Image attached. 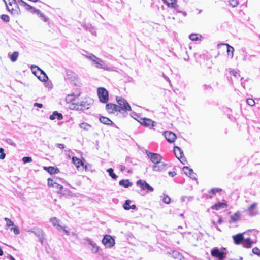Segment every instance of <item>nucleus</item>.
I'll return each instance as SVG.
<instances>
[{
  "mask_svg": "<svg viewBox=\"0 0 260 260\" xmlns=\"http://www.w3.org/2000/svg\"><path fill=\"white\" fill-rule=\"evenodd\" d=\"M172 255L174 258L178 259H180L181 257V254L177 251H173Z\"/></svg>",
  "mask_w": 260,
  "mask_h": 260,
  "instance_id": "obj_42",
  "label": "nucleus"
},
{
  "mask_svg": "<svg viewBox=\"0 0 260 260\" xmlns=\"http://www.w3.org/2000/svg\"><path fill=\"white\" fill-rule=\"evenodd\" d=\"M6 142L7 143H8V144H10L11 145H12L14 147H16V144L11 139H7L6 140Z\"/></svg>",
  "mask_w": 260,
  "mask_h": 260,
  "instance_id": "obj_55",
  "label": "nucleus"
},
{
  "mask_svg": "<svg viewBox=\"0 0 260 260\" xmlns=\"http://www.w3.org/2000/svg\"><path fill=\"white\" fill-rule=\"evenodd\" d=\"M119 184L120 186H123L124 188H128L132 186L133 183L129 181L128 179H122L119 182Z\"/></svg>",
  "mask_w": 260,
  "mask_h": 260,
  "instance_id": "obj_27",
  "label": "nucleus"
},
{
  "mask_svg": "<svg viewBox=\"0 0 260 260\" xmlns=\"http://www.w3.org/2000/svg\"><path fill=\"white\" fill-rule=\"evenodd\" d=\"M72 160L78 170H79L80 166H84V163L82 161L77 157H72Z\"/></svg>",
  "mask_w": 260,
  "mask_h": 260,
  "instance_id": "obj_22",
  "label": "nucleus"
},
{
  "mask_svg": "<svg viewBox=\"0 0 260 260\" xmlns=\"http://www.w3.org/2000/svg\"><path fill=\"white\" fill-rule=\"evenodd\" d=\"M28 232L34 233L39 239L40 241L42 244L43 242L44 233L43 231L39 228H34Z\"/></svg>",
  "mask_w": 260,
  "mask_h": 260,
  "instance_id": "obj_12",
  "label": "nucleus"
},
{
  "mask_svg": "<svg viewBox=\"0 0 260 260\" xmlns=\"http://www.w3.org/2000/svg\"><path fill=\"white\" fill-rule=\"evenodd\" d=\"M166 164L164 162L154 165L152 168L153 171L155 172H161L165 170Z\"/></svg>",
  "mask_w": 260,
  "mask_h": 260,
  "instance_id": "obj_20",
  "label": "nucleus"
},
{
  "mask_svg": "<svg viewBox=\"0 0 260 260\" xmlns=\"http://www.w3.org/2000/svg\"><path fill=\"white\" fill-rule=\"evenodd\" d=\"M50 222L52 223L53 226L55 227L57 230H62L67 235L70 234L69 231L66 229V226H62L60 224V221L57 219V218L53 217L50 219Z\"/></svg>",
  "mask_w": 260,
  "mask_h": 260,
  "instance_id": "obj_6",
  "label": "nucleus"
},
{
  "mask_svg": "<svg viewBox=\"0 0 260 260\" xmlns=\"http://www.w3.org/2000/svg\"><path fill=\"white\" fill-rule=\"evenodd\" d=\"M37 69L38 70H41L38 66L36 65H32L31 66V70L34 74H39V73L37 72L38 71L37 70Z\"/></svg>",
  "mask_w": 260,
  "mask_h": 260,
  "instance_id": "obj_46",
  "label": "nucleus"
},
{
  "mask_svg": "<svg viewBox=\"0 0 260 260\" xmlns=\"http://www.w3.org/2000/svg\"><path fill=\"white\" fill-rule=\"evenodd\" d=\"M233 238L234 241V243L239 245L241 243L242 241L244 240L243 235L242 233H239L236 235L233 236Z\"/></svg>",
  "mask_w": 260,
  "mask_h": 260,
  "instance_id": "obj_21",
  "label": "nucleus"
},
{
  "mask_svg": "<svg viewBox=\"0 0 260 260\" xmlns=\"http://www.w3.org/2000/svg\"><path fill=\"white\" fill-rule=\"evenodd\" d=\"M5 220L6 221V225L7 227H10L14 225V222L9 218L6 217L5 218Z\"/></svg>",
  "mask_w": 260,
  "mask_h": 260,
  "instance_id": "obj_45",
  "label": "nucleus"
},
{
  "mask_svg": "<svg viewBox=\"0 0 260 260\" xmlns=\"http://www.w3.org/2000/svg\"><path fill=\"white\" fill-rule=\"evenodd\" d=\"M103 244L107 248H111L115 244V240L109 235H106L102 240Z\"/></svg>",
  "mask_w": 260,
  "mask_h": 260,
  "instance_id": "obj_9",
  "label": "nucleus"
},
{
  "mask_svg": "<svg viewBox=\"0 0 260 260\" xmlns=\"http://www.w3.org/2000/svg\"><path fill=\"white\" fill-rule=\"evenodd\" d=\"M98 94L100 101L103 103H107L109 99L108 92L104 87H99L98 89Z\"/></svg>",
  "mask_w": 260,
  "mask_h": 260,
  "instance_id": "obj_4",
  "label": "nucleus"
},
{
  "mask_svg": "<svg viewBox=\"0 0 260 260\" xmlns=\"http://www.w3.org/2000/svg\"><path fill=\"white\" fill-rule=\"evenodd\" d=\"M35 107H38L39 108H42L43 107V105L41 103H35L34 104Z\"/></svg>",
  "mask_w": 260,
  "mask_h": 260,
  "instance_id": "obj_59",
  "label": "nucleus"
},
{
  "mask_svg": "<svg viewBox=\"0 0 260 260\" xmlns=\"http://www.w3.org/2000/svg\"><path fill=\"white\" fill-rule=\"evenodd\" d=\"M37 70H38L37 72L39 73V75H38V79L41 81L45 82L48 80V77L47 75L45 74V73L42 70H38L37 69Z\"/></svg>",
  "mask_w": 260,
  "mask_h": 260,
  "instance_id": "obj_24",
  "label": "nucleus"
},
{
  "mask_svg": "<svg viewBox=\"0 0 260 260\" xmlns=\"http://www.w3.org/2000/svg\"><path fill=\"white\" fill-rule=\"evenodd\" d=\"M228 206L227 204L225 203L219 202L217 204L213 205L211 208L213 209H215L216 210H218L220 209H223L226 208Z\"/></svg>",
  "mask_w": 260,
  "mask_h": 260,
  "instance_id": "obj_26",
  "label": "nucleus"
},
{
  "mask_svg": "<svg viewBox=\"0 0 260 260\" xmlns=\"http://www.w3.org/2000/svg\"><path fill=\"white\" fill-rule=\"evenodd\" d=\"M243 241H244L245 243L243 245V246L246 248H250L251 247L253 242H252L250 240V239L249 238H247L246 239H244Z\"/></svg>",
  "mask_w": 260,
  "mask_h": 260,
  "instance_id": "obj_36",
  "label": "nucleus"
},
{
  "mask_svg": "<svg viewBox=\"0 0 260 260\" xmlns=\"http://www.w3.org/2000/svg\"><path fill=\"white\" fill-rule=\"evenodd\" d=\"M100 122L104 124L112 125L113 124V122L108 118L104 116H101L99 118Z\"/></svg>",
  "mask_w": 260,
  "mask_h": 260,
  "instance_id": "obj_29",
  "label": "nucleus"
},
{
  "mask_svg": "<svg viewBox=\"0 0 260 260\" xmlns=\"http://www.w3.org/2000/svg\"><path fill=\"white\" fill-rule=\"evenodd\" d=\"M1 19L5 22H9L10 20L9 16L6 14H3L1 17Z\"/></svg>",
  "mask_w": 260,
  "mask_h": 260,
  "instance_id": "obj_47",
  "label": "nucleus"
},
{
  "mask_svg": "<svg viewBox=\"0 0 260 260\" xmlns=\"http://www.w3.org/2000/svg\"><path fill=\"white\" fill-rule=\"evenodd\" d=\"M257 204L256 203H254L248 208L247 211H248L250 216H253L258 213V210L255 209Z\"/></svg>",
  "mask_w": 260,
  "mask_h": 260,
  "instance_id": "obj_19",
  "label": "nucleus"
},
{
  "mask_svg": "<svg viewBox=\"0 0 260 260\" xmlns=\"http://www.w3.org/2000/svg\"><path fill=\"white\" fill-rule=\"evenodd\" d=\"M230 74L234 76L235 78H238L240 76L239 72L235 70H232L230 71Z\"/></svg>",
  "mask_w": 260,
  "mask_h": 260,
  "instance_id": "obj_41",
  "label": "nucleus"
},
{
  "mask_svg": "<svg viewBox=\"0 0 260 260\" xmlns=\"http://www.w3.org/2000/svg\"><path fill=\"white\" fill-rule=\"evenodd\" d=\"M212 256L218 258L219 260H224L226 253L223 250H220L217 248H213L211 251Z\"/></svg>",
  "mask_w": 260,
  "mask_h": 260,
  "instance_id": "obj_8",
  "label": "nucleus"
},
{
  "mask_svg": "<svg viewBox=\"0 0 260 260\" xmlns=\"http://www.w3.org/2000/svg\"><path fill=\"white\" fill-rule=\"evenodd\" d=\"M118 167L121 172L123 171L125 169V167L124 165H119Z\"/></svg>",
  "mask_w": 260,
  "mask_h": 260,
  "instance_id": "obj_56",
  "label": "nucleus"
},
{
  "mask_svg": "<svg viewBox=\"0 0 260 260\" xmlns=\"http://www.w3.org/2000/svg\"><path fill=\"white\" fill-rule=\"evenodd\" d=\"M85 240L89 243V245H93V243L94 242H93L90 239H89V238H86L85 239Z\"/></svg>",
  "mask_w": 260,
  "mask_h": 260,
  "instance_id": "obj_61",
  "label": "nucleus"
},
{
  "mask_svg": "<svg viewBox=\"0 0 260 260\" xmlns=\"http://www.w3.org/2000/svg\"><path fill=\"white\" fill-rule=\"evenodd\" d=\"M90 166V164H86L85 166H84L83 167H84L85 170H87L88 167Z\"/></svg>",
  "mask_w": 260,
  "mask_h": 260,
  "instance_id": "obj_64",
  "label": "nucleus"
},
{
  "mask_svg": "<svg viewBox=\"0 0 260 260\" xmlns=\"http://www.w3.org/2000/svg\"><path fill=\"white\" fill-rule=\"evenodd\" d=\"M138 121L142 125L150 129H152L156 125L155 121H152L151 119L147 118H141Z\"/></svg>",
  "mask_w": 260,
  "mask_h": 260,
  "instance_id": "obj_7",
  "label": "nucleus"
},
{
  "mask_svg": "<svg viewBox=\"0 0 260 260\" xmlns=\"http://www.w3.org/2000/svg\"><path fill=\"white\" fill-rule=\"evenodd\" d=\"M32 160L31 157L26 156L22 158V161L24 164L31 162Z\"/></svg>",
  "mask_w": 260,
  "mask_h": 260,
  "instance_id": "obj_48",
  "label": "nucleus"
},
{
  "mask_svg": "<svg viewBox=\"0 0 260 260\" xmlns=\"http://www.w3.org/2000/svg\"><path fill=\"white\" fill-rule=\"evenodd\" d=\"M163 135L166 139L167 141L169 143L174 142L176 139V136L175 134L172 132L171 131H165Z\"/></svg>",
  "mask_w": 260,
  "mask_h": 260,
  "instance_id": "obj_15",
  "label": "nucleus"
},
{
  "mask_svg": "<svg viewBox=\"0 0 260 260\" xmlns=\"http://www.w3.org/2000/svg\"><path fill=\"white\" fill-rule=\"evenodd\" d=\"M177 10V12L178 13H181V14H182L184 16H186V15H187L186 12H185V11H181V10H178V9H177V10Z\"/></svg>",
  "mask_w": 260,
  "mask_h": 260,
  "instance_id": "obj_57",
  "label": "nucleus"
},
{
  "mask_svg": "<svg viewBox=\"0 0 260 260\" xmlns=\"http://www.w3.org/2000/svg\"><path fill=\"white\" fill-rule=\"evenodd\" d=\"M35 14H37V15L44 22H46L48 18L47 17L45 14L41 12L39 9H37Z\"/></svg>",
  "mask_w": 260,
  "mask_h": 260,
  "instance_id": "obj_33",
  "label": "nucleus"
},
{
  "mask_svg": "<svg viewBox=\"0 0 260 260\" xmlns=\"http://www.w3.org/2000/svg\"><path fill=\"white\" fill-rule=\"evenodd\" d=\"M5 157H6V154L5 153H1V154H0V159H5Z\"/></svg>",
  "mask_w": 260,
  "mask_h": 260,
  "instance_id": "obj_63",
  "label": "nucleus"
},
{
  "mask_svg": "<svg viewBox=\"0 0 260 260\" xmlns=\"http://www.w3.org/2000/svg\"><path fill=\"white\" fill-rule=\"evenodd\" d=\"M116 101L119 105L118 106L120 107L121 111L122 110L125 111L131 110V107L129 104L124 98L117 96Z\"/></svg>",
  "mask_w": 260,
  "mask_h": 260,
  "instance_id": "obj_5",
  "label": "nucleus"
},
{
  "mask_svg": "<svg viewBox=\"0 0 260 260\" xmlns=\"http://www.w3.org/2000/svg\"><path fill=\"white\" fill-rule=\"evenodd\" d=\"M229 3L233 7H236L239 4L238 0H230Z\"/></svg>",
  "mask_w": 260,
  "mask_h": 260,
  "instance_id": "obj_50",
  "label": "nucleus"
},
{
  "mask_svg": "<svg viewBox=\"0 0 260 260\" xmlns=\"http://www.w3.org/2000/svg\"><path fill=\"white\" fill-rule=\"evenodd\" d=\"M131 203V201L129 200H126L123 204V208L125 210H128L129 209H135L136 208V206L135 205L133 204L132 205H130Z\"/></svg>",
  "mask_w": 260,
  "mask_h": 260,
  "instance_id": "obj_28",
  "label": "nucleus"
},
{
  "mask_svg": "<svg viewBox=\"0 0 260 260\" xmlns=\"http://www.w3.org/2000/svg\"><path fill=\"white\" fill-rule=\"evenodd\" d=\"M254 254L260 256V250L257 247H254L252 249Z\"/></svg>",
  "mask_w": 260,
  "mask_h": 260,
  "instance_id": "obj_53",
  "label": "nucleus"
},
{
  "mask_svg": "<svg viewBox=\"0 0 260 260\" xmlns=\"http://www.w3.org/2000/svg\"><path fill=\"white\" fill-rule=\"evenodd\" d=\"M240 218V214L239 212L235 213L234 215H232L230 217V222H236Z\"/></svg>",
  "mask_w": 260,
  "mask_h": 260,
  "instance_id": "obj_32",
  "label": "nucleus"
},
{
  "mask_svg": "<svg viewBox=\"0 0 260 260\" xmlns=\"http://www.w3.org/2000/svg\"><path fill=\"white\" fill-rule=\"evenodd\" d=\"M107 172L109 173V176H110L113 179L116 180L117 178V176L114 173L113 169L112 168L107 169Z\"/></svg>",
  "mask_w": 260,
  "mask_h": 260,
  "instance_id": "obj_37",
  "label": "nucleus"
},
{
  "mask_svg": "<svg viewBox=\"0 0 260 260\" xmlns=\"http://www.w3.org/2000/svg\"><path fill=\"white\" fill-rule=\"evenodd\" d=\"M56 147L60 149H63L64 148V146L62 144H56Z\"/></svg>",
  "mask_w": 260,
  "mask_h": 260,
  "instance_id": "obj_58",
  "label": "nucleus"
},
{
  "mask_svg": "<svg viewBox=\"0 0 260 260\" xmlns=\"http://www.w3.org/2000/svg\"><path fill=\"white\" fill-rule=\"evenodd\" d=\"M21 3V6L23 7L25 9L31 13L35 14L36 12L37 11V9H36L35 7L29 5L23 0H22V2H20Z\"/></svg>",
  "mask_w": 260,
  "mask_h": 260,
  "instance_id": "obj_18",
  "label": "nucleus"
},
{
  "mask_svg": "<svg viewBox=\"0 0 260 260\" xmlns=\"http://www.w3.org/2000/svg\"><path fill=\"white\" fill-rule=\"evenodd\" d=\"M174 152L175 156L180 160V161L184 164L183 161H186L185 158L184 156L183 152L180 148L177 146L174 147Z\"/></svg>",
  "mask_w": 260,
  "mask_h": 260,
  "instance_id": "obj_13",
  "label": "nucleus"
},
{
  "mask_svg": "<svg viewBox=\"0 0 260 260\" xmlns=\"http://www.w3.org/2000/svg\"><path fill=\"white\" fill-rule=\"evenodd\" d=\"M18 55V52L15 51L11 55L10 58L12 62H15L17 60Z\"/></svg>",
  "mask_w": 260,
  "mask_h": 260,
  "instance_id": "obj_38",
  "label": "nucleus"
},
{
  "mask_svg": "<svg viewBox=\"0 0 260 260\" xmlns=\"http://www.w3.org/2000/svg\"><path fill=\"white\" fill-rule=\"evenodd\" d=\"M147 155L151 161L156 165L159 164L162 160V157L157 153L146 152Z\"/></svg>",
  "mask_w": 260,
  "mask_h": 260,
  "instance_id": "obj_10",
  "label": "nucleus"
},
{
  "mask_svg": "<svg viewBox=\"0 0 260 260\" xmlns=\"http://www.w3.org/2000/svg\"><path fill=\"white\" fill-rule=\"evenodd\" d=\"M91 246L92 247L91 249L92 251L94 253H98L99 250V247L97 246V245L95 243H93V245H91Z\"/></svg>",
  "mask_w": 260,
  "mask_h": 260,
  "instance_id": "obj_43",
  "label": "nucleus"
},
{
  "mask_svg": "<svg viewBox=\"0 0 260 260\" xmlns=\"http://www.w3.org/2000/svg\"><path fill=\"white\" fill-rule=\"evenodd\" d=\"M106 109L109 113H113L116 111L121 112L120 107L112 103L107 104Z\"/></svg>",
  "mask_w": 260,
  "mask_h": 260,
  "instance_id": "obj_14",
  "label": "nucleus"
},
{
  "mask_svg": "<svg viewBox=\"0 0 260 260\" xmlns=\"http://www.w3.org/2000/svg\"><path fill=\"white\" fill-rule=\"evenodd\" d=\"M83 55L88 59L92 61L91 64L95 66L97 68L102 69L109 71H115V68L114 67H108V65L105 63V61L96 57L92 54H90L89 55Z\"/></svg>",
  "mask_w": 260,
  "mask_h": 260,
  "instance_id": "obj_1",
  "label": "nucleus"
},
{
  "mask_svg": "<svg viewBox=\"0 0 260 260\" xmlns=\"http://www.w3.org/2000/svg\"><path fill=\"white\" fill-rule=\"evenodd\" d=\"M246 102L247 104H248L249 106H253L255 105V101L251 98H248L246 100Z\"/></svg>",
  "mask_w": 260,
  "mask_h": 260,
  "instance_id": "obj_49",
  "label": "nucleus"
},
{
  "mask_svg": "<svg viewBox=\"0 0 260 260\" xmlns=\"http://www.w3.org/2000/svg\"><path fill=\"white\" fill-rule=\"evenodd\" d=\"M6 5L7 10L14 16L21 14L19 5L21 6L22 0H3Z\"/></svg>",
  "mask_w": 260,
  "mask_h": 260,
  "instance_id": "obj_2",
  "label": "nucleus"
},
{
  "mask_svg": "<svg viewBox=\"0 0 260 260\" xmlns=\"http://www.w3.org/2000/svg\"><path fill=\"white\" fill-rule=\"evenodd\" d=\"M162 2L169 8L176 10L178 8V5L177 4V0H162Z\"/></svg>",
  "mask_w": 260,
  "mask_h": 260,
  "instance_id": "obj_17",
  "label": "nucleus"
},
{
  "mask_svg": "<svg viewBox=\"0 0 260 260\" xmlns=\"http://www.w3.org/2000/svg\"><path fill=\"white\" fill-rule=\"evenodd\" d=\"M93 100L90 98H85L80 102L73 103L70 105L71 109L77 111H83L88 109L93 104Z\"/></svg>",
  "mask_w": 260,
  "mask_h": 260,
  "instance_id": "obj_3",
  "label": "nucleus"
},
{
  "mask_svg": "<svg viewBox=\"0 0 260 260\" xmlns=\"http://www.w3.org/2000/svg\"><path fill=\"white\" fill-rule=\"evenodd\" d=\"M50 119L53 120L57 119L60 120L63 119V116L61 113H58L57 111H54L52 114L49 116Z\"/></svg>",
  "mask_w": 260,
  "mask_h": 260,
  "instance_id": "obj_23",
  "label": "nucleus"
},
{
  "mask_svg": "<svg viewBox=\"0 0 260 260\" xmlns=\"http://www.w3.org/2000/svg\"><path fill=\"white\" fill-rule=\"evenodd\" d=\"M68 78L74 84H76L75 81L78 80V76L75 73L68 74Z\"/></svg>",
  "mask_w": 260,
  "mask_h": 260,
  "instance_id": "obj_31",
  "label": "nucleus"
},
{
  "mask_svg": "<svg viewBox=\"0 0 260 260\" xmlns=\"http://www.w3.org/2000/svg\"><path fill=\"white\" fill-rule=\"evenodd\" d=\"M75 94L73 93L68 94L66 98V101L67 103L72 102L75 100Z\"/></svg>",
  "mask_w": 260,
  "mask_h": 260,
  "instance_id": "obj_40",
  "label": "nucleus"
},
{
  "mask_svg": "<svg viewBox=\"0 0 260 260\" xmlns=\"http://www.w3.org/2000/svg\"><path fill=\"white\" fill-rule=\"evenodd\" d=\"M11 230L13 231L16 235H18L20 233V231L18 226L13 227L11 229Z\"/></svg>",
  "mask_w": 260,
  "mask_h": 260,
  "instance_id": "obj_51",
  "label": "nucleus"
},
{
  "mask_svg": "<svg viewBox=\"0 0 260 260\" xmlns=\"http://www.w3.org/2000/svg\"><path fill=\"white\" fill-rule=\"evenodd\" d=\"M182 170L186 175L190 177L192 179L197 180L196 174L193 172L192 169L189 168L188 167L185 166L183 168Z\"/></svg>",
  "mask_w": 260,
  "mask_h": 260,
  "instance_id": "obj_16",
  "label": "nucleus"
},
{
  "mask_svg": "<svg viewBox=\"0 0 260 260\" xmlns=\"http://www.w3.org/2000/svg\"><path fill=\"white\" fill-rule=\"evenodd\" d=\"M136 184L137 186H140L143 190H147L150 192L153 191V188L145 180H139L137 181Z\"/></svg>",
  "mask_w": 260,
  "mask_h": 260,
  "instance_id": "obj_11",
  "label": "nucleus"
},
{
  "mask_svg": "<svg viewBox=\"0 0 260 260\" xmlns=\"http://www.w3.org/2000/svg\"><path fill=\"white\" fill-rule=\"evenodd\" d=\"M170 198L168 196H166L163 198V202L166 204H169L170 203Z\"/></svg>",
  "mask_w": 260,
  "mask_h": 260,
  "instance_id": "obj_52",
  "label": "nucleus"
},
{
  "mask_svg": "<svg viewBox=\"0 0 260 260\" xmlns=\"http://www.w3.org/2000/svg\"><path fill=\"white\" fill-rule=\"evenodd\" d=\"M162 76H163L164 78L166 81H167L169 82H170V80L169 79V78L166 75H165L164 74H162Z\"/></svg>",
  "mask_w": 260,
  "mask_h": 260,
  "instance_id": "obj_62",
  "label": "nucleus"
},
{
  "mask_svg": "<svg viewBox=\"0 0 260 260\" xmlns=\"http://www.w3.org/2000/svg\"><path fill=\"white\" fill-rule=\"evenodd\" d=\"M80 127L85 131H89L91 127V126L85 122H83L79 125Z\"/></svg>",
  "mask_w": 260,
  "mask_h": 260,
  "instance_id": "obj_35",
  "label": "nucleus"
},
{
  "mask_svg": "<svg viewBox=\"0 0 260 260\" xmlns=\"http://www.w3.org/2000/svg\"><path fill=\"white\" fill-rule=\"evenodd\" d=\"M221 45H226V47H227V53H228V54L229 55V56H231V58H233V52L234 51V48L230 46L229 44H227V43H222V44H221Z\"/></svg>",
  "mask_w": 260,
  "mask_h": 260,
  "instance_id": "obj_30",
  "label": "nucleus"
},
{
  "mask_svg": "<svg viewBox=\"0 0 260 260\" xmlns=\"http://www.w3.org/2000/svg\"><path fill=\"white\" fill-rule=\"evenodd\" d=\"M44 169L47 171L50 174H57L59 173V170L57 168L54 167H44Z\"/></svg>",
  "mask_w": 260,
  "mask_h": 260,
  "instance_id": "obj_25",
  "label": "nucleus"
},
{
  "mask_svg": "<svg viewBox=\"0 0 260 260\" xmlns=\"http://www.w3.org/2000/svg\"><path fill=\"white\" fill-rule=\"evenodd\" d=\"M169 175L170 176H171V177H173L176 175V173L174 171H173V172L170 171L169 172Z\"/></svg>",
  "mask_w": 260,
  "mask_h": 260,
  "instance_id": "obj_60",
  "label": "nucleus"
},
{
  "mask_svg": "<svg viewBox=\"0 0 260 260\" xmlns=\"http://www.w3.org/2000/svg\"><path fill=\"white\" fill-rule=\"evenodd\" d=\"M221 190V189L220 188H214L209 191L208 193L210 194V197L212 198L214 194H215L216 193L220 191Z\"/></svg>",
  "mask_w": 260,
  "mask_h": 260,
  "instance_id": "obj_39",
  "label": "nucleus"
},
{
  "mask_svg": "<svg viewBox=\"0 0 260 260\" xmlns=\"http://www.w3.org/2000/svg\"><path fill=\"white\" fill-rule=\"evenodd\" d=\"M202 38V36L197 34H191L189 35V38L191 41H198L200 40Z\"/></svg>",
  "mask_w": 260,
  "mask_h": 260,
  "instance_id": "obj_34",
  "label": "nucleus"
},
{
  "mask_svg": "<svg viewBox=\"0 0 260 260\" xmlns=\"http://www.w3.org/2000/svg\"><path fill=\"white\" fill-rule=\"evenodd\" d=\"M55 183L56 182H54L52 179L50 178L48 179V185L49 187H53Z\"/></svg>",
  "mask_w": 260,
  "mask_h": 260,
  "instance_id": "obj_54",
  "label": "nucleus"
},
{
  "mask_svg": "<svg viewBox=\"0 0 260 260\" xmlns=\"http://www.w3.org/2000/svg\"><path fill=\"white\" fill-rule=\"evenodd\" d=\"M53 187L57 189L58 192H60L63 189V186L56 182L54 183Z\"/></svg>",
  "mask_w": 260,
  "mask_h": 260,
  "instance_id": "obj_44",
  "label": "nucleus"
}]
</instances>
